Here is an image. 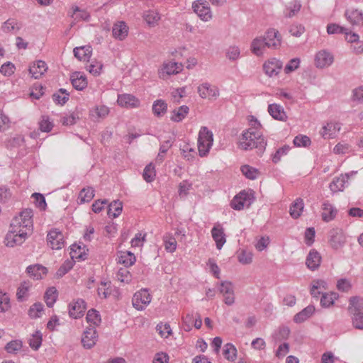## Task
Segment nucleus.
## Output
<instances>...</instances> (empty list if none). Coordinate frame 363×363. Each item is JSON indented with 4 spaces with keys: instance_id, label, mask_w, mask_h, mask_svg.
<instances>
[{
    "instance_id": "obj_1",
    "label": "nucleus",
    "mask_w": 363,
    "mask_h": 363,
    "mask_svg": "<svg viewBox=\"0 0 363 363\" xmlns=\"http://www.w3.org/2000/svg\"><path fill=\"white\" fill-rule=\"evenodd\" d=\"M33 211L27 208L15 216L4 238L7 247H13L22 245L33 232Z\"/></svg>"
},
{
    "instance_id": "obj_2",
    "label": "nucleus",
    "mask_w": 363,
    "mask_h": 363,
    "mask_svg": "<svg viewBox=\"0 0 363 363\" xmlns=\"http://www.w3.org/2000/svg\"><path fill=\"white\" fill-rule=\"evenodd\" d=\"M249 125L250 128L245 130L239 138L238 147L242 150L264 149L267 142L261 131L262 125L252 116L250 117Z\"/></svg>"
},
{
    "instance_id": "obj_3",
    "label": "nucleus",
    "mask_w": 363,
    "mask_h": 363,
    "mask_svg": "<svg viewBox=\"0 0 363 363\" xmlns=\"http://www.w3.org/2000/svg\"><path fill=\"white\" fill-rule=\"evenodd\" d=\"M348 312L354 328L363 330V298L359 296L351 297L349 300Z\"/></svg>"
},
{
    "instance_id": "obj_4",
    "label": "nucleus",
    "mask_w": 363,
    "mask_h": 363,
    "mask_svg": "<svg viewBox=\"0 0 363 363\" xmlns=\"http://www.w3.org/2000/svg\"><path fill=\"white\" fill-rule=\"evenodd\" d=\"M213 144V133L206 126L201 128L198 137V150L199 155L206 157Z\"/></svg>"
},
{
    "instance_id": "obj_5",
    "label": "nucleus",
    "mask_w": 363,
    "mask_h": 363,
    "mask_svg": "<svg viewBox=\"0 0 363 363\" xmlns=\"http://www.w3.org/2000/svg\"><path fill=\"white\" fill-rule=\"evenodd\" d=\"M254 194L252 191H242L237 194L231 201L232 208L240 211L245 207H249L254 201Z\"/></svg>"
},
{
    "instance_id": "obj_6",
    "label": "nucleus",
    "mask_w": 363,
    "mask_h": 363,
    "mask_svg": "<svg viewBox=\"0 0 363 363\" xmlns=\"http://www.w3.org/2000/svg\"><path fill=\"white\" fill-rule=\"evenodd\" d=\"M152 297L147 289H141L137 291L132 299L133 307L138 310H144L151 302Z\"/></svg>"
},
{
    "instance_id": "obj_7",
    "label": "nucleus",
    "mask_w": 363,
    "mask_h": 363,
    "mask_svg": "<svg viewBox=\"0 0 363 363\" xmlns=\"http://www.w3.org/2000/svg\"><path fill=\"white\" fill-rule=\"evenodd\" d=\"M182 69L183 65L182 63L174 61L165 62L158 70V76L160 79H165L170 75L179 73Z\"/></svg>"
},
{
    "instance_id": "obj_8",
    "label": "nucleus",
    "mask_w": 363,
    "mask_h": 363,
    "mask_svg": "<svg viewBox=\"0 0 363 363\" xmlns=\"http://www.w3.org/2000/svg\"><path fill=\"white\" fill-rule=\"evenodd\" d=\"M199 96L204 99L216 100L220 94L218 86L208 82H203L197 88Z\"/></svg>"
},
{
    "instance_id": "obj_9",
    "label": "nucleus",
    "mask_w": 363,
    "mask_h": 363,
    "mask_svg": "<svg viewBox=\"0 0 363 363\" xmlns=\"http://www.w3.org/2000/svg\"><path fill=\"white\" fill-rule=\"evenodd\" d=\"M334 62V56L327 50H321L316 52L314 63L317 68L323 69L330 67Z\"/></svg>"
},
{
    "instance_id": "obj_10",
    "label": "nucleus",
    "mask_w": 363,
    "mask_h": 363,
    "mask_svg": "<svg viewBox=\"0 0 363 363\" xmlns=\"http://www.w3.org/2000/svg\"><path fill=\"white\" fill-rule=\"evenodd\" d=\"M263 71L269 77L277 76L283 67V63L281 60L272 57L266 60L263 64Z\"/></svg>"
},
{
    "instance_id": "obj_11",
    "label": "nucleus",
    "mask_w": 363,
    "mask_h": 363,
    "mask_svg": "<svg viewBox=\"0 0 363 363\" xmlns=\"http://www.w3.org/2000/svg\"><path fill=\"white\" fill-rule=\"evenodd\" d=\"M267 48L272 50L278 49L281 44V36L275 28H269L263 35Z\"/></svg>"
},
{
    "instance_id": "obj_12",
    "label": "nucleus",
    "mask_w": 363,
    "mask_h": 363,
    "mask_svg": "<svg viewBox=\"0 0 363 363\" xmlns=\"http://www.w3.org/2000/svg\"><path fill=\"white\" fill-rule=\"evenodd\" d=\"M219 291L223 295L224 303L226 305L231 306L235 303L234 285L231 281H221Z\"/></svg>"
},
{
    "instance_id": "obj_13",
    "label": "nucleus",
    "mask_w": 363,
    "mask_h": 363,
    "mask_svg": "<svg viewBox=\"0 0 363 363\" xmlns=\"http://www.w3.org/2000/svg\"><path fill=\"white\" fill-rule=\"evenodd\" d=\"M192 8L198 16L203 21H208L212 18L211 9L207 2L198 0L194 2Z\"/></svg>"
},
{
    "instance_id": "obj_14",
    "label": "nucleus",
    "mask_w": 363,
    "mask_h": 363,
    "mask_svg": "<svg viewBox=\"0 0 363 363\" xmlns=\"http://www.w3.org/2000/svg\"><path fill=\"white\" fill-rule=\"evenodd\" d=\"M346 237L341 229L334 228L329 233V243L335 250L340 249L345 245Z\"/></svg>"
},
{
    "instance_id": "obj_15",
    "label": "nucleus",
    "mask_w": 363,
    "mask_h": 363,
    "mask_svg": "<svg viewBox=\"0 0 363 363\" xmlns=\"http://www.w3.org/2000/svg\"><path fill=\"white\" fill-rule=\"evenodd\" d=\"M47 240L53 250H60L65 246L64 235L57 229H53L48 233Z\"/></svg>"
},
{
    "instance_id": "obj_16",
    "label": "nucleus",
    "mask_w": 363,
    "mask_h": 363,
    "mask_svg": "<svg viewBox=\"0 0 363 363\" xmlns=\"http://www.w3.org/2000/svg\"><path fill=\"white\" fill-rule=\"evenodd\" d=\"M211 235L216 242V248L219 250H221L226 242V236L222 224L220 223H216L214 224L211 229Z\"/></svg>"
},
{
    "instance_id": "obj_17",
    "label": "nucleus",
    "mask_w": 363,
    "mask_h": 363,
    "mask_svg": "<svg viewBox=\"0 0 363 363\" xmlns=\"http://www.w3.org/2000/svg\"><path fill=\"white\" fill-rule=\"evenodd\" d=\"M129 33V28L127 23L123 21H116L112 27V35L118 40H125Z\"/></svg>"
},
{
    "instance_id": "obj_18",
    "label": "nucleus",
    "mask_w": 363,
    "mask_h": 363,
    "mask_svg": "<svg viewBox=\"0 0 363 363\" xmlns=\"http://www.w3.org/2000/svg\"><path fill=\"white\" fill-rule=\"evenodd\" d=\"M268 48L263 36L255 38L250 43V50L257 57L263 56Z\"/></svg>"
},
{
    "instance_id": "obj_19",
    "label": "nucleus",
    "mask_w": 363,
    "mask_h": 363,
    "mask_svg": "<svg viewBox=\"0 0 363 363\" xmlns=\"http://www.w3.org/2000/svg\"><path fill=\"white\" fill-rule=\"evenodd\" d=\"M356 172H352L345 174H342L335 178L330 184V189L333 192L343 191L348 184V179L350 175H354Z\"/></svg>"
},
{
    "instance_id": "obj_20",
    "label": "nucleus",
    "mask_w": 363,
    "mask_h": 363,
    "mask_svg": "<svg viewBox=\"0 0 363 363\" xmlns=\"http://www.w3.org/2000/svg\"><path fill=\"white\" fill-rule=\"evenodd\" d=\"M86 309L84 300L78 298L69 304V314L73 318H78L83 315Z\"/></svg>"
},
{
    "instance_id": "obj_21",
    "label": "nucleus",
    "mask_w": 363,
    "mask_h": 363,
    "mask_svg": "<svg viewBox=\"0 0 363 363\" xmlns=\"http://www.w3.org/2000/svg\"><path fill=\"white\" fill-rule=\"evenodd\" d=\"M117 103L119 106L122 107L129 108H138L140 106V100L128 94L118 95Z\"/></svg>"
},
{
    "instance_id": "obj_22",
    "label": "nucleus",
    "mask_w": 363,
    "mask_h": 363,
    "mask_svg": "<svg viewBox=\"0 0 363 363\" xmlns=\"http://www.w3.org/2000/svg\"><path fill=\"white\" fill-rule=\"evenodd\" d=\"M337 211L329 201H324L322 204L321 217L323 221L328 223L335 219Z\"/></svg>"
},
{
    "instance_id": "obj_23",
    "label": "nucleus",
    "mask_w": 363,
    "mask_h": 363,
    "mask_svg": "<svg viewBox=\"0 0 363 363\" xmlns=\"http://www.w3.org/2000/svg\"><path fill=\"white\" fill-rule=\"evenodd\" d=\"M70 80L73 87L79 91L84 89L88 84L85 74L80 72L72 73L70 76Z\"/></svg>"
},
{
    "instance_id": "obj_24",
    "label": "nucleus",
    "mask_w": 363,
    "mask_h": 363,
    "mask_svg": "<svg viewBox=\"0 0 363 363\" xmlns=\"http://www.w3.org/2000/svg\"><path fill=\"white\" fill-rule=\"evenodd\" d=\"M47 64L43 60L35 61L29 67V72L35 79L40 78L47 71Z\"/></svg>"
},
{
    "instance_id": "obj_25",
    "label": "nucleus",
    "mask_w": 363,
    "mask_h": 363,
    "mask_svg": "<svg viewBox=\"0 0 363 363\" xmlns=\"http://www.w3.org/2000/svg\"><path fill=\"white\" fill-rule=\"evenodd\" d=\"M341 125L338 123L330 122L325 125L320 133L324 138H335L336 134L340 130Z\"/></svg>"
},
{
    "instance_id": "obj_26",
    "label": "nucleus",
    "mask_w": 363,
    "mask_h": 363,
    "mask_svg": "<svg viewBox=\"0 0 363 363\" xmlns=\"http://www.w3.org/2000/svg\"><path fill=\"white\" fill-rule=\"evenodd\" d=\"M268 112L275 120L286 121L287 119L286 113L282 106L277 104H272L268 106Z\"/></svg>"
},
{
    "instance_id": "obj_27",
    "label": "nucleus",
    "mask_w": 363,
    "mask_h": 363,
    "mask_svg": "<svg viewBox=\"0 0 363 363\" xmlns=\"http://www.w3.org/2000/svg\"><path fill=\"white\" fill-rule=\"evenodd\" d=\"M321 263V256L315 250H310L306 260L308 268L312 271L317 269Z\"/></svg>"
},
{
    "instance_id": "obj_28",
    "label": "nucleus",
    "mask_w": 363,
    "mask_h": 363,
    "mask_svg": "<svg viewBox=\"0 0 363 363\" xmlns=\"http://www.w3.org/2000/svg\"><path fill=\"white\" fill-rule=\"evenodd\" d=\"M109 108L105 105H97L89 110L90 117L94 120L105 118L109 113Z\"/></svg>"
},
{
    "instance_id": "obj_29",
    "label": "nucleus",
    "mask_w": 363,
    "mask_h": 363,
    "mask_svg": "<svg viewBox=\"0 0 363 363\" xmlns=\"http://www.w3.org/2000/svg\"><path fill=\"white\" fill-rule=\"evenodd\" d=\"M328 289V283L323 279H314L311 284L310 293L314 298L318 296Z\"/></svg>"
},
{
    "instance_id": "obj_30",
    "label": "nucleus",
    "mask_w": 363,
    "mask_h": 363,
    "mask_svg": "<svg viewBox=\"0 0 363 363\" xmlns=\"http://www.w3.org/2000/svg\"><path fill=\"white\" fill-rule=\"evenodd\" d=\"M98 294L101 298H106L111 295L118 298L119 296L118 290L116 287L107 285L105 282H101V286L98 288Z\"/></svg>"
},
{
    "instance_id": "obj_31",
    "label": "nucleus",
    "mask_w": 363,
    "mask_h": 363,
    "mask_svg": "<svg viewBox=\"0 0 363 363\" xmlns=\"http://www.w3.org/2000/svg\"><path fill=\"white\" fill-rule=\"evenodd\" d=\"M26 271L30 277L36 280L41 279L47 274L46 267L40 264L30 265Z\"/></svg>"
},
{
    "instance_id": "obj_32",
    "label": "nucleus",
    "mask_w": 363,
    "mask_h": 363,
    "mask_svg": "<svg viewBox=\"0 0 363 363\" xmlns=\"http://www.w3.org/2000/svg\"><path fill=\"white\" fill-rule=\"evenodd\" d=\"M315 311V307L313 305H309L294 315V321L296 323H301L311 317Z\"/></svg>"
},
{
    "instance_id": "obj_33",
    "label": "nucleus",
    "mask_w": 363,
    "mask_h": 363,
    "mask_svg": "<svg viewBox=\"0 0 363 363\" xmlns=\"http://www.w3.org/2000/svg\"><path fill=\"white\" fill-rule=\"evenodd\" d=\"M347 20L353 25H363V13L357 9L347 10L345 12Z\"/></svg>"
},
{
    "instance_id": "obj_34",
    "label": "nucleus",
    "mask_w": 363,
    "mask_h": 363,
    "mask_svg": "<svg viewBox=\"0 0 363 363\" xmlns=\"http://www.w3.org/2000/svg\"><path fill=\"white\" fill-rule=\"evenodd\" d=\"M301 8V4L300 1L293 0L286 6L284 11V16L286 18H292L299 12Z\"/></svg>"
},
{
    "instance_id": "obj_35",
    "label": "nucleus",
    "mask_w": 363,
    "mask_h": 363,
    "mask_svg": "<svg viewBox=\"0 0 363 363\" xmlns=\"http://www.w3.org/2000/svg\"><path fill=\"white\" fill-rule=\"evenodd\" d=\"M304 208V203L302 199L298 198L291 205L289 208L290 216L296 219L301 216Z\"/></svg>"
},
{
    "instance_id": "obj_36",
    "label": "nucleus",
    "mask_w": 363,
    "mask_h": 363,
    "mask_svg": "<svg viewBox=\"0 0 363 363\" xmlns=\"http://www.w3.org/2000/svg\"><path fill=\"white\" fill-rule=\"evenodd\" d=\"M74 56L81 61H88L91 57L92 49L90 46L75 48L73 50Z\"/></svg>"
},
{
    "instance_id": "obj_37",
    "label": "nucleus",
    "mask_w": 363,
    "mask_h": 363,
    "mask_svg": "<svg viewBox=\"0 0 363 363\" xmlns=\"http://www.w3.org/2000/svg\"><path fill=\"white\" fill-rule=\"evenodd\" d=\"M30 287L31 284L28 281H24L21 283L16 292V297L18 301H23L28 298Z\"/></svg>"
},
{
    "instance_id": "obj_38",
    "label": "nucleus",
    "mask_w": 363,
    "mask_h": 363,
    "mask_svg": "<svg viewBox=\"0 0 363 363\" xmlns=\"http://www.w3.org/2000/svg\"><path fill=\"white\" fill-rule=\"evenodd\" d=\"M143 18L150 26H155L160 21L161 16L157 11L148 10L144 13Z\"/></svg>"
},
{
    "instance_id": "obj_39",
    "label": "nucleus",
    "mask_w": 363,
    "mask_h": 363,
    "mask_svg": "<svg viewBox=\"0 0 363 363\" xmlns=\"http://www.w3.org/2000/svg\"><path fill=\"white\" fill-rule=\"evenodd\" d=\"M123 211V203L119 200H115L108 205V215L116 218L118 217Z\"/></svg>"
},
{
    "instance_id": "obj_40",
    "label": "nucleus",
    "mask_w": 363,
    "mask_h": 363,
    "mask_svg": "<svg viewBox=\"0 0 363 363\" xmlns=\"http://www.w3.org/2000/svg\"><path fill=\"white\" fill-rule=\"evenodd\" d=\"M189 108L187 106L183 105L174 109L171 116L172 121L174 122L182 121L189 113Z\"/></svg>"
},
{
    "instance_id": "obj_41",
    "label": "nucleus",
    "mask_w": 363,
    "mask_h": 363,
    "mask_svg": "<svg viewBox=\"0 0 363 363\" xmlns=\"http://www.w3.org/2000/svg\"><path fill=\"white\" fill-rule=\"evenodd\" d=\"M167 111V104L162 99H157L152 104V112L155 116L160 117Z\"/></svg>"
},
{
    "instance_id": "obj_42",
    "label": "nucleus",
    "mask_w": 363,
    "mask_h": 363,
    "mask_svg": "<svg viewBox=\"0 0 363 363\" xmlns=\"http://www.w3.org/2000/svg\"><path fill=\"white\" fill-rule=\"evenodd\" d=\"M163 242L165 250L168 252L172 253L177 250V243L174 237L167 233L163 237Z\"/></svg>"
},
{
    "instance_id": "obj_43",
    "label": "nucleus",
    "mask_w": 363,
    "mask_h": 363,
    "mask_svg": "<svg viewBox=\"0 0 363 363\" xmlns=\"http://www.w3.org/2000/svg\"><path fill=\"white\" fill-rule=\"evenodd\" d=\"M240 170L242 174L249 179L254 180L257 179L259 175V172L258 169L248 164L242 165L240 167Z\"/></svg>"
},
{
    "instance_id": "obj_44",
    "label": "nucleus",
    "mask_w": 363,
    "mask_h": 363,
    "mask_svg": "<svg viewBox=\"0 0 363 363\" xmlns=\"http://www.w3.org/2000/svg\"><path fill=\"white\" fill-rule=\"evenodd\" d=\"M156 331L159 333L162 338H169L172 334V330L170 325L167 323H160L156 326Z\"/></svg>"
},
{
    "instance_id": "obj_45",
    "label": "nucleus",
    "mask_w": 363,
    "mask_h": 363,
    "mask_svg": "<svg viewBox=\"0 0 363 363\" xmlns=\"http://www.w3.org/2000/svg\"><path fill=\"white\" fill-rule=\"evenodd\" d=\"M337 298V294L336 293H323L320 298V305L325 308L330 307L333 305Z\"/></svg>"
},
{
    "instance_id": "obj_46",
    "label": "nucleus",
    "mask_w": 363,
    "mask_h": 363,
    "mask_svg": "<svg viewBox=\"0 0 363 363\" xmlns=\"http://www.w3.org/2000/svg\"><path fill=\"white\" fill-rule=\"evenodd\" d=\"M57 298V291L55 287L49 288L45 294V300L48 307H52Z\"/></svg>"
},
{
    "instance_id": "obj_47",
    "label": "nucleus",
    "mask_w": 363,
    "mask_h": 363,
    "mask_svg": "<svg viewBox=\"0 0 363 363\" xmlns=\"http://www.w3.org/2000/svg\"><path fill=\"white\" fill-rule=\"evenodd\" d=\"M223 355L228 360L234 361L237 356L236 347L232 343L228 342L225 345Z\"/></svg>"
},
{
    "instance_id": "obj_48",
    "label": "nucleus",
    "mask_w": 363,
    "mask_h": 363,
    "mask_svg": "<svg viewBox=\"0 0 363 363\" xmlns=\"http://www.w3.org/2000/svg\"><path fill=\"white\" fill-rule=\"evenodd\" d=\"M86 320L92 326H96L101 323V316L99 311L91 309L86 314Z\"/></svg>"
},
{
    "instance_id": "obj_49",
    "label": "nucleus",
    "mask_w": 363,
    "mask_h": 363,
    "mask_svg": "<svg viewBox=\"0 0 363 363\" xmlns=\"http://www.w3.org/2000/svg\"><path fill=\"white\" fill-rule=\"evenodd\" d=\"M94 196V190L91 187L84 188L79 193V199L81 203L89 202Z\"/></svg>"
},
{
    "instance_id": "obj_50",
    "label": "nucleus",
    "mask_w": 363,
    "mask_h": 363,
    "mask_svg": "<svg viewBox=\"0 0 363 363\" xmlns=\"http://www.w3.org/2000/svg\"><path fill=\"white\" fill-rule=\"evenodd\" d=\"M196 313H187L182 317V328L185 331H190L193 327Z\"/></svg>"
},
{
    "instance_id": "obj_51",
    "label": "nucleus",
    "mask_w": 363,
    "mask_h": 363,
    "mask_svg": "<svg viewBox=\"0 0 363 363\" xmlns=\"http://www.w3.org/2000/svg\"><path fill=\"white\" fill-rule=\"evenodd\" d=\"M44 306L41 303H35L29 309L28 314L32 318H37L42 316Z\"/></svg>"
},
{
    "instance_id": "obj_52",
    "label": "nucleus",
    "mask_w": 363,
    "mask_h": 363,
    "mask_svg": "<svg viewBox=\"0 0 363 363\" xmlns=\"http://www.w3.org/2000/svg\"><path fill=\"white\" fill-rule=\"evenodd\" d=\"M225 55L231 61L238 60L240 57V48L237 45L229 46L225 51Z\"/></svg>"
},
{
    "instance_id": "obj_53",
    "label": "nucleus",
    "mask_w": 363,
    "mask_h": 363,
    "mask_svg": "<svg viewBox=\"0 0 363 363\" xmlns=\"http://www.w3.org/2000/svg\"><path fill=\"white\" fill-rule=\"evenodd\" d=\"M72 17L76 21H88L90 18V14L85 10H81L78 6L73 8V13Z\"/></svg>"
},
{
    "instance_id": "obj_54",
    "label": "nucleus",
    "mask_w": 363,
    "mask_h": 363,
    "mask_svg": "<svg viewBox=\"0 0 363 363\" xmlns=\"http://www.w3.org/2000/svg\"><path fill=\"white\" fill-rule=\"evenodd\" d=\"M170 95L174 103L179 104L181 99L186 95V89L185 87L174 89L171 91Z\"/></svg>"
},
{
    "instance_id": "obj_55",
    "label": "nucleus",
    "mask_w": 363,
    "mask_h": 363,
    "mask_svg": "<svg viewBox=\"0 0 363 363\" xmlns=\"http://www.w3.org/2000/svg\"><path fill=\"white\" fill-rule=\"evenodd\" d=\"M11 308L10 298L6 293L0 291V313H5Z\"/></svg>"
},
{
    "instance_id": "obj_56",
    "label": "nucleus",
    "mask_w": 363,
    "mask_h": 363,
    "mask_svg": "<svg viewBox=\"0 0 363 363\" xmlns=\"http://www.w3.org/2000/svg\"><path fill=\"white\" fill-rule=\"evenodd\" d=\"M69 93L65 89H60L58 93L53 95L54 101L59 104H65L69 99Z\"/></svg>"
},
{
    "instance_id": "obj_57",
    "label": "nucleus",
    "mask_w": 363,
    "mask_h": 363,
    "mask_svg": "<svg viewBox=\"0 0 363 363\" xmlns=\"http://www.w3.org/2000/svg\"><path fill=\"white\" fill-rule=\"evenodd\" d=\"M143 179L148 183L152 182L156 176L155 167L152 164H147L143 171Z\"/></svg>"
},
{
    "instance_id": "obj_58",
    "label": "nucleus",
    "mask_w": 363,
    "mask_h": 363,
    "mask_svg": "<svg viewBox=\"0 0 363 363\" xmlns=\"http://www.w3.org/2000/svg\"><path fill=\"white\" fill-rule=\"evenodd\" d=\"M290 330L286 326H281L275 331L274 337L275 340H284L289 337Z\"/></svg>"
},
{
    "instance_id": "obj_59",
    "label": "nucleus",
    "mask_w": 363,
    "mask_h": 363,
    "mask_svg": "<svg viewBox=\"0 0 363 363\" xmlns=\"http://www.w3.org/2000/svg\"><path fill=\"white\" fill-rule=\"evenodd\" d=\"M116 277L118 281L125 284H128L131 281V274L126 268H121L118 271Z\"/></svg>"
},
{
    "instance_id": "obj_60",
    "label": "nucleus",
    "mask_w": 363,
    "mask_h": 363,
    "mask_svg": "<svg viewBox=\"0 0 363 363\" xmlns=\"http://www.w3.org/2000/svg\"><path fill=\"white\" fill-rule=\"evenodd\" d=\"M103 69V64L101 62L94 61L86 67V70L94 76H99Z\"/></svg>"
},
{
    "instance_id": "obj_61",
    "label": "nucleus",
    "mask_w": 363,
    "mask_h": 363,
    "mask_svg": "<svg viewBox=\"0 0 363 363\" xmlns=\"http://www.w3.org/2000/svg\"><path fill=\"white\" fill-rule=\"evenodd\" d=\"M182 156L188 161H192L195 157V150L189 144L184 145L181 148Z\"/></svg>"
},
{
    "instance_id": "obj_62",
    "label": "nucleus",
    "mask_w": 363,
    "mask_h": 363,
    "mask_svg": "<svg viewBox=\"0 0 363 363\" xmlns=\"http://www.w3.org/2000/svg\"><path fill=\"white\" fill-rule=\"evenodd\" d=\"M311 139L303 135H298L296 136L294 139V144L296 147H308L311 145Z\"/></svg>"
},
{
    "instance_id": "obj_63",
    "label": "nucleus",
    "mask_w": 363,
    "mask_h": 363,
    "mask_svg": "<svg viewBox=\"0 0 363 363\" xmlns=\"http://www.w3.org/2000/svg\"><path fill=\"white\" fill-rule=\"evenodd\" d=\"M238 259L242 264H249L252 261V253L250 251L242 250L238 255Z\"/></svg>"
},
{
    "instance_id": "obj_64",
    "label": "nucleus",
    "mask_w": 363,
    "mask_h": 363,
    "mask_svg": "<svg viewBox=\"0 0 363 363\" xmlns=\"http://www.w3.org/2000/svg\"><path fill=\"white\" fill-rule=\"evenodd\" d=\"M15 69V65L10 62H7L4 63L1 66L0 73L2 74L4 76L10 77L14 73Z\"/></svg>"
}]
</instances>
